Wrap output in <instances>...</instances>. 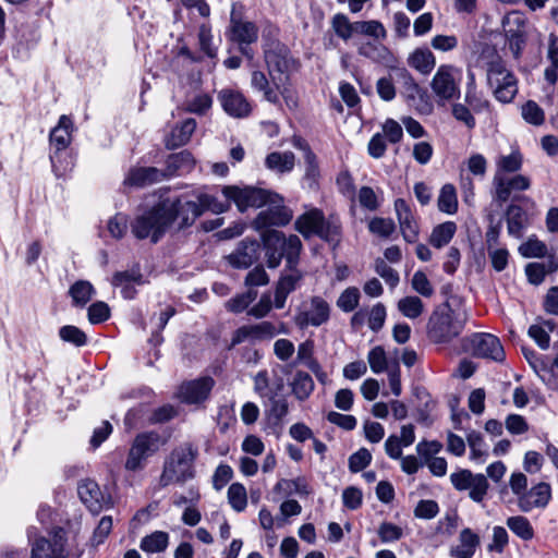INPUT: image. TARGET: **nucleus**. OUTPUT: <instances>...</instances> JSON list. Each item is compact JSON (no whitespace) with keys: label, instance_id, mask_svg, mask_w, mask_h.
Returning a JSON list of instances; mask_svg holds the SVG:
<instances>
[{"label":"nucleus","instance_id":"63","mask_svg":"<svg viewBox=\"0 0 558 558\" xmlns=\"http://www.w3.org/2000/svg\"><path fill=\"white\" fill-rule=\"evenodd\" d=\"M383 135L384 138L391 144H398L403 137V130L400 123L389 118L383 123Z\"/></svg>","mask_w":558,"mask_h":558},{"label":"nucleus","instance_id":"7","mask_svg":"<svg viewBox=\"0 0 558 558\" xmlns=\"http://www.w3.org/2000/svg\"><path fill=\"white\" fill-rule=\"evenodd\" d=\"M166 214L162 202L157 203L133 219L130 223L132 234L137 240L149 239L150 243H158L170 228Z\"/></svg>","mask_w":558,"mask_h":558},{"label":"nucleus","instance_id":"20","mask_svg":"<svg viewBox=\"0 0 558 558\" xmlns=\"http://www.w3.org/2000/svg\"><path fill=\"white\" fill-rule=\"evenodd\" d=\"M77 494L82 502L94 514L99 513L110 505V497L106 496L99 485L93 480H83L78 483Z\"/></svg>","mask_w":558,"mask_h":558},{"label":"nucleus","instance_id":"33","mask_svg":"<svg viewBox=\"0 0 558 558\" xmlns=\"http://www.w3.org/2000/svg\"><path fill=\"white\" fill-rule=\"evenodd\" d=\"M95 293L93 284L87 280H77L69 289L72 305L75 307H84Z\"/></svg>","mask_w":558,"mask_h":558},{"label":"nucleus","instance_id":"61","mask_svg":"<svg viewBox=\"0 0 558 558\" xmlns=\"http://www.w3.org/2000/svg\"><path fill=\"white\" fill-rule=\"evenodd\" d=\"M375 271L391 288H395L398 286V283L400 281L398 272L393 268H391L384 259L378 258L375 262Z\"/></svg>","mask_w":558,"mask_h":558},{"label":"nucleus","instance_id":"39","mask_svg":"<svg viewBox=\"0 0 558 558\" xmlns=\"http://www.w3.org/2000/svg\"><path fill=\"white\" fill-rule=\"evenodd\" d=\"M169 544V534L163 531H155L141 541V549L148 554L162 553Z\"/></svg>","mask_w":558,"mask_h":558},{"label":"nucleus","instance_id":"64","mask_svg":"<svg viewBox=\"0 0 558 558\" xmlns=\"http://www.w3.org/2000/svg\"><path fill=\"white\" fill-rule=\"evenodd\" d=\"M520 253L524 257H543L547 254V246L537 239H529L520 246Z\"/></svg>","mask_w":558,"mask_h":558},{"label":"nucleus","instance_id":"62","mask_svg":"<svg viewBox=\"0 0 558 558\" xmlns=\"http://www.w3.org/2000/svg\"><path fill=\"white\" fill-rule=\"evenodd\" d=\"M386 315V307L384 306V304H375L369 311L367 317V324L369 329L374 332H378L384 327Z\"/></svg>","mask_w":558,"mask_h":558},{"label":"nucleus","instance_id":"18","mask_svg":"<svg viewBox=\"0 0 558 558\" xmlns=\"http://www.w3.org/2000/svg\"><path fill=\"white\" fill-rule=\"evenodd\" d=\"M73 131V121L70 117L63 114L60 117L58 124L51 130L49 140L51 146L56 149L54 154L50 155V160L54 173L61 177L63 172L57 166L58 153L64 150L71 143Z\"/></svg>","mask_w":558,"mask_h":558},{"label":"nucleus","instance_id":"32","mask_svg":"<svg viewBox=\"0 0 558 558\" xmlns=\"http://www.w3.org/2000/svg\"><path fill=\"white\" fill-rule=\"evenodd\" d=\"M295 156L292 151H274L267 155L265 165L269 170L284 173L290 172L294 167Z\"/></svg>","mask_w":558,"mask_h":558},{"label":"nucleus","instance_id":"42","mask_svg":"<svg viewBox=\"0 0 558 558\" xmlns=\"http://www.w3.org/2000/svg\"><path fill=\"white\" fill-rule=\"evenodd\" d=\"M330 25L335 34L344 41L350 40L355 34V22H351L343 13L335 14Z\"/></svg>","mask_w":558,"mask_h":558},{"label":"nucleus","instance_id":"16","mask_svg":"<svg viewBox=\"0 0 558 558\" xmlns=\"http://www.w3.org/2000/svg\"><path fill=\"white\" fill-rule=\"evenodd\" d=\"M217 99L223 111L232 118L244 119L252 112L251 102L240 90L222 88L218 92Z\"/></svg>","mask_w":558,"mask_h":558},{"label":"nucleus","instance_id":"44","mask_svg":"<svg viewBox=\"0 0 558 558\" xmlns=\"http://www.w3.org/2000/svg\"><path fill=\"white\" fill-rule=\"evenodd\" d=\"M397 307L403 316L410 319L420 317L424 312V304L422 300L415 295H409L400 299Z\"/></svg>","mask_w":558,"mask_h":558},{"label":"nucleus","instance_id":"35","mask_svg":"<svg viewBox=\"0 0 558 558\" xmlns=\"http://www.w3.org/2000/svg\"><path fill=\"white\" fill-rule=\"evenodd\" d=\"M194 166V158L187 150L172 154L167 159V178L177 172L190 171Z\"/></svg>","mask_w":558,"mask_h":558},{"label":"nucleus","instance_id":"21","mask_svg":"<svg viewBox=\"0 0 558 558\" xmlns=\"http://www.w3.org/2000/svg\"><path fill=\"white\" fill-rule=\"evenodd\" d=\"M395 210L404 241L415 243L418 239L420 226L410 205L403 198H397L395 201Z\"/></svg>","mask_w":558,"mask_h":558},{"label":"nucleus","instance_id":"40","mask_svg":"<svg viewBox=\"0 0 558 558\" xmlns=\"http://www.w3.org/2000/svg\"><path fill=\"white\" fill-rule=\"evenodd\" d=\"M408 62L422 74H428L436 63L434 54L428 49H416L409 57Z\"/></svg>","mask_w":558,"mask_h":558},{"label":"nucleus","instance_id":"57","mask_svg":"<svg viewBox=\"0 0 558 558\" xmlns=\"http://www.w3.org/2000/svg\"><path fill=\"white\" fill-rule=\"evenodd\" d=\"M367 361L373 373L379 374L387 368V356L383 347L373 348L367 355Z\"/></svg>","mask_w":558,"mask_h":558},{"label":"nucleus","instance_id":"23","mask_svg":"<svg viewBox=\"0 0 558 558\" xmlns=\"http://www.w3.org/2000/svg\"><path fill=\"white\" fill-rule=\"evenodd\" d=\"M214 385L215 380L209 376L184 383L179 390L180 398L189 404L199 403L208 398Z\"/></svg>","mask_w":558,"mask_h":558},{"label":"nucleus","instance_id":"54","mask_svg":"<svg viewBox=\"0 0 558 558\" xmlns=\"http://www.w3.org/2000/svg\"><path fill=\"white\" fill-rule=\"evenodd\" d=\"M107 229L110 235L117 240L122 239L129 229V219L124 214H116L108 220Z\"/></svg>","mask_w":558,"mask_h":558},{"label":"nucleus","instance_id":"60","mask_svg":"<svg viewBox=\"0 0 558 558\" xmlns=\"http://www.w3.org/2000/svg\"><path fill=\"white\" fill-rule=\"evenodd\" d=\"M372 461V454L366 448H361L349 458V470L357 473L364 470Z\"/></svg>","mask_w":558,"mask_h":558},{"label":"nucleus","instance_id":"29","mask_svg":"<svg viewBox=\"0 0 558 558\" xmlns=\"http://www.w3.org/2000/svg\"><path fill=\"white\" fill-rule=\"evenodd\" d=\"M196 129V121L193 118H189L181 122L179 125L173 128L169 137L167 138L166 145L168 148H177L189 143L192 134Z\"/></svg>","mask_w":558,"mask_h":558},{"label":"nucleus","instance_id":"25","mask_svg":"<svg viewBox=\"0 0 558 558\" xmlns=\"http://www.w3.org/2000/svg\"><path fill=\"white\" fill-rule=\"evenodd\" d=\"M258 242L243 240L227 259L234 268H248L258 259Z\"/></svg>","mask_w":558,"mask_h":558},{"label":"nucleus","instance_id":"6","mask_svg":"<svg viewBox=\"0 0 558 558\" xmlns=\"http://www.w3.org/2000/svg\"><path fill=\"white\" fill-rule=\"evenodd\" d=\"M295 230L305 239L313 235L327 242H339L341 236V223L338 218H325L324 213L318 208H313L301 216L294 222Z\"/></svg>","mask_w":558,"mask_h":558},{"label":"nucleus","instance_id":"41","mask_svg":"<svg viewBox=\"0 0 558 558\" xmlns=\"http://www.w3.org/2000/svg\"><path fill=\"white\" fill-rule=\"evenodd\" d=\"M506 524L522 541H531L534 537V529L530 520L523 515L509 517Z\"/></svg>","mask_w":558,"mask_h":558},{"label":"nucleus","instance_id":"46","mask_svg":"<svg viewBox=\"0 0 558 558\" xmlns=\"http://www.w3.org/2000/svg\"><path fill=\"white\" fill-rule=\"evenodd\" d=\"M522 167V155L519 151H513L507 156H500L496 161V172L494 175H505L506 173H513Z\"/></svg>","mask_w":558,"mask_h":558},{"label":"nucleus","instance_id":"12","mask_svg":"<svg viewBox=\"0 0 558 558\" xmlns=\"http://www.w3.org/2000/svg\"><path fill=\"white\" fill-rule=\"evenodd\" d=\"M160 446V436L156 432L138 434L130 450L125 461V469L136 471L143 468L144 461L158 451Z\"/></svg>","mask_w":558,"mask_h":558},{"label":"nucleus","instance_id":"3","mask_svg":"<svg viewBox=\"0 0 558 558\" xmlns=\"http://www.w3.org/2000/svg\"><path fill=\"white\" fill-rule=\"evenodd\" d=\"M161 202L166 215L169 216L170 227L177 223L178 230L193 226L205 210L222 213L228 208V205L218 202L214 196L206 193L195 195L194 199L180 196L173 201L166 199Z\"/></svg>","mask_w":558,"mask_h":558},{"label":"nucleus","instance_id":"17","mask_svg":"<svg viewBox=\"0 0 558 558\" xmlns=\"http://www.w3.org/2000/svg\"><path fill=\"white\" fill-rule=\"evenodd\" d=\"M473 355L489 359L495 362H502L506 353L500 340L492 333H474L471 338Z\"/></svg>","mask_w":558,"mask_h":558},{"label":"nucleus","instance_id":"4","mask_svg":"<svg viewBox=\"0 0 558 558\" xmlns=\"http://www.w3.org/2000/svg\"><path fill=\"white\" fill-rule=\"evenodd\" d=\"M277 35V28H270L263 34V56L271 82L278 87V82H283V77L288 80L298 70L299 62Z\"/></svg>","mask_w":558,"mask_h":558},{"label":"nucleus","instance_id":"22","mask_svg":"<svg viewBox=\"0 0 558 558\" xmlns=\"http://www.w3.org/2000/svg\"><path fill=\"white\" fill-rule=\"evenodd\" d=\"M493 185L495 187L494 199L498 203H505L509 199L512 191H525L531 186L527 177L517 174L510 179L505 175H494Z\"/></svg>","mask_w":558,"mask_h":558},{"label":"nucleus","instance_id":"58","mask_svg":"<svg viewBox=\"0 0 558 558\" xmlns=\"http://www.w3.org/2000/svg\"><path fill=\"white\" fill-rule=\"evenodd\" d=\"M412 288L415 292L424 298H430L434 294V288L425 272L417 270L411 280Z\"/></svg>","mask_w":558,"mask_h":558},{"label":"nucleus","instance_id":"37","mask_svg":"<svg viewBox=\"0 0 558 558\" xmlns=\"http://www.w3.org/2000/svg\"><path fill=\"white\" fill-rule=\"evenodd\" d=\"M506 38L526 35V21L520 12H510L502 20Z\"/></svg>","mask_w":558,"mask_h":558},{"label":"nucleus","instance_id":"56","mask_svg":"<svg viewBox=\"0 0 558 558\" xmlns=\"http://www.w3.org/2000/svg\"><path fill=\"white\" fill-rule=\"evenodd\" d=\"M398 78L402 83L403 94L408 99H415L421 92L418 84L414 81L413 76L407 69L397 70Z\"/></svg>","mask_w":558,"mask_h":558},{"label":"nucleus","instance_id":"43","mask_svg":"<svg viewBox=\"0 0 558 558\" xmlns=\"http://www.w3.org/2000/svg\"><path fill=\"white\" fill-rule=\"evenodd\" d=\"M314 390V381L310 374L296 372L292 381V392L296 399L303 401L310 397Z\"/></svg>","mask_w":558,"mask_h":558},{"label":"nucleus","instance_id":"59","mask_svg":"<svg viewBox=\"0 0 558 558\" xmlns=\"http://www.w3.org/2000/svg\"><path fill=\"white\" fill-rule=\"evenodd\" d=\"M377 533L381 543H393L401 539L403 536L402 529L390 522H383Z\"/></svg>","mask_w":558,"mask_h":558},{"label":"nucleus","instance_id":"14","mask_svg":"<svg viewBox=\"0 0 558 558\" xmlns=\"http://www.w3.org/2000/svg\"><path fill=\"white\" fill-rule=\"evenodd\" d=\"M268 209L260 211L254 219L253 225L256 230H264L262 236L270 231L271 226L283 227L292 219V211L283 205V197L280 202H268Z\"/></svg>","mask_w":558,"mask_h":558},{"label":"nucleus","instance_id":"11","mask_svg":"<svg viewBox=\"0 0 558 558\" xmlns=\"http://www.w3.org/2000/svg\"><path fill=\"white\" fill-rule=\"evenodd\" d=\"M330 315V304L324 298L314 295L299 307L293 320L300 329H306L307 327H319L327 324Z\"/></svg>","mask_w":558,"mask_h":558},{"label":"nucleus","instance_id":"34","mask_svg":"<svg viewBox=\"0 0 558 558\" xmlns=\"http://www.w3.org/2000/svg\"><path fill=\"white\" fill-rule=\"evenodd\" d=\"M439 211L447 215H454L458 211V196L453 184L447 183L441 186L437 198Z\"/></svg>","mask_w":558,"mask_h":558},{"label":"nucleus","instance_id":"38","mask_svg":"<svg viewBox=\"0 0 558 558\" xmlns=\"http://www.w3.org/2000/svg\"><path fill=\"white\" fill-rule=\"evenodd\" d=\"M274 492L277 494H298L301 496H307L311 494L310 486L304 477H296L294 480H280L274 487Z\"/></svg>","mask_w":558,"mask_h":558},{"label":"nucleus","instance_id":"52","mask_svg":"<svg viewBox=\"0 0 558 558\" xmlns=\"http://www.w3.org/2000/svg\"><path fill=\"white\" fill-rule=\"evenodd\" d=\"M257 291L248 290L245 293L236 294L226 303V308L231 313H242L256 299Z\"/></svg>","mask_w":558,"mask_h":558},{"label":"nucleus","instance_id":"50","mask_svg":"<svg viewBox=\"0 0 558 558\" xmlns=\"http://www.w3.org/2000/svg\"><path fill=\"white\" fill-rule=\"evenodd\" d=\"M355 34L366 35L375 39H385L387 36L384 25L375 20L355 22Z\"/></svg>","mask_w":558,"mask_h":558},{"label":"nucleus","instance_id":"55","mask_svg":"<svg viewBox=\"0 0 558 558\" xmlns=\"http://www.w3.org/2000/svg\"><path fill=\"white\" fill-rule=\"evenodd\" d=\"M372 233L380 238H389L396 230V225L390 218L375 217L368 223Z\"/></svg>","mask_w":558,"mask_h":558},{"label":"nucleus","instance_id":"10","mask_svg":"<svg viewBox=\"0 0 558 558\" xmlns=\"http://www.w3.org/2000/svg\"><path fill=\"white\" fill-rule=\"evenodd\" d=\"M289 329L283 322L272 323L263 320L254 325H244L238 328L231 338L229 349L250 340V341H265L271 340L278 335H288Z\"/></svg>","mask_w":558,"mask_h":558},{"label":"nucleus","instance_id":"9","mask_svg":"<svg viewBox=\"0 0 558 558\" xmlns=\"http://www.w3.org/2000/svg\"><path fill=\"white\" fill-rule=\"evenodd\" d=\"M222 194L228 201L234 202L240 211H245L250 207L259 208L268 202H280L281 195L254 186L239 187L228 185L222 189Z\"/></svg>","mask_w":558,"mask_h":558},{"label":"nucleus","instance_id":"31","mask_svg":"<svg viewBox=\"0 0 558 558\" xmlns=\"http://www.w3.org/2000/svg\"><path fill=\"white\" fill-rule=\"evenodd\" d=\"M282 389V378H278L274 385H270L267 371H260L254 377V390L262 398L274 399V396H278Z\"/></svg>","mask_w":558,"mask_h":558},{"label":"nucleus","instance_id":"49","mask_svg":"<svg viewBox=\"0 0 558 558\" xmlns=\"http://www.w3.org/2000/svg\"><path fill=\"white\" fill-rule=\"evenodd\" d=\"M228 501L234 511H244L247 505V494L244 485L241 483L231 484L228 488Z\"/></svg>","mask_w":558,"mask_h":558},{"label":"nucleus","instance_id":"1","mask_svg":"<svg viewBox=\"0 0 558 558\" xmlns=\"http://www.w3.org/2000/svg\"><path fill=\"white\" fill-rule=\"evenodd\" d=\"M264 245L269 268L278 267L282 258L287 263L275 290L274 306L280 310L284 307L289 294L300 287L304 277L303 272L296 268L302 242L295 234L287 238L278 230H270L264 235Z\"/></svg>","mask_w":558,"mask_h":558},{"label":"nucleus","instance_id":"30","mask_svg":"<svg viewBox=\"0 0 558 558\" xmlns=\"http://www.w3.org/2000/svg\"><path fill=\"white\" fill-rule=\"evenodd\" d=\"M526 213L519 205H509L506 210L507 231L514 238H521L526 226Z\"/></svg>","mask_w":558,"mask_h":558},{"label":"nucleus","instance_id":"24","mask_svg":"<svg viewBox=\"0 0 558 558\" xmlns=\"http://www.w3.org/2000/svg\"><path fill=\"white\" fill-rule=\"evenodd\" d=\"M63 530L59 529L51 539L38 538L32 547L31 558H64Z\"/></svg>","mask_w":558,"mask_h":558},{"label":"nucleus","instance_id":"27","mask_svg":"<svg viewBox=\"0 0 558 558\" xmlns=\"http://www.w3.org/2000/svg\"><path fill=\"white\" fill-rule=\"evenodd\" d=\"M480 544V536L471 529L465 527L460 532L459 545L450 549V556L453 558H472Z\"/></svg>","mask_w":558,"mask_h":558},{"label":"nucleus","instance_id":"45","mask_svg":"<svg viewBox=\"0 0 558 558\" xmlns=\"http://www.w3.org/2000/svg\"><path fill=\"white\" fill-rule=\"evenodd\" d=\"M466 440H468V445L471 450V453H470L471 460H474L480 463L485 462V460L488 456V452H487V446H486L481 433L472 430L471 433L468 434Z\"/></svg>","mask_w":558,"mask_h":558},{"label":"nucleus","instance_id":"47","mask_svg":"<svg viewBox=\"0 0 558 558\" xmlns=\"http://www.w3.org/2000/svg\"><path fill=\"white\" fill-rule=\"evenodd\" d=\"M211 107L213 97L207 93L196 94L185 102V110L197 116H205Z\"/></svg>","mask_w":558,"mask_h":558},{"label":"nucleus","instance_id":"15","mask_svg":"<svg viewBox=\"0 0 558 558\" xmlns=\"http://www.w3.org/2000/svg\"><path fill=\"white\" fill-rule=\"evenodd\" d=\"M242 5L233 3L230 13V39L239 45H251L258 38L255 23L242 20Z\"/></svg>","mask_w":558,"mask_h":558},{"label":"nucleus","instance_id":"5","mask_svg":"<svg viewBox=\"0 0 558 558\" xmlns=\"http://www.w3.org/2000/svg\"><path fill=\"white\" fill-rule=\"evenodd\" d=\"M198 450L191 442L175 447L163 463L162 473L159 478L161 487L172 483H185L195 476L194 462Z\"/></svg>","mask_w":558,"mask_h":558},{"label":"nucleus","instance_id":"26","mask_svg":"<svg viewBox=\"0 0 558 558\" xmlns=\"http://www.w3.org/2000/svg\"><path fill=\"white\" fill-rule=\"evenodd\" d=\"M167 179L165 171L155 167H140L131 169L124 180V184L144 187Z\"/></svg>","mask_w":558,"mask_h":558},{"label":"nucleus","instance_id":"36","mask_svg":"<svg viewBox=\"0 0 558 558\" xmlns=\"http://www.w3.org/2000/svg\"><path fill=\"white\" fill-rule=\"evenodd\" d=\"M457 231V225L453 221H446L436 226L429 236V243L436 248L447 245Z\"/></svg>","mask_w":558,"mask_h":558},{"label":"nucleus","instance_id":"19","mask_svg":"<svg viewBox=\"0 0 558 558\" xmlns=\"http://www.w3.org/2000/svg\"><path fill=\"white\" fill-rule=\"evenodd\" d=\"M551 500V486L539 482L527 489L519 500L517 507L521 512L529 513L534 509H545Z\"/></svg>","mask_w":558,"mask_h":558},{"label":"nucleus","instance_id":"48","mask_svg":"<svg viewBox=\"0 0 558 558\" xmlns=\"http://www.w3.org/2000/svg\"><path fill=\"white\" fill-rule=\"evenodd\" d=\"M268 400L270 402L268 421L274 426H281L283 418L289 412L288 401L284 398H277V396Z\"/></svg>","mask_w":558,"mask_h":558},{"label":"nucleus","instance_id":"8","mask_svg":"<svg viewBox=\"0 0 558 558\" xmlns=\"http://www.w3.org/2000/svg\"><path fill=\"white\" fill-rule=\"evenodd\" d=\"M487 84L494 97L502 102H511L518 93V80L498 57L487 63Z\"/></svg>","mask_w":558,"mask_h":558},{"label":"nucleus","instance_id":"53","mask_svg":"<svg viewBox=\"0 0 558 558\" xmlns=\"http://www.w3.org/2000/svg\"><path fill=\"white\" fill-rule=\"evenodd\" d=\"M59 337L64 342L74 344L75 347H83L87 343L86 333L76 326L65 325L59 329Z\"/></svg>","mask_w":558,"mask_h":558},{"label":"nucleus","instance_id":"2","mask_svg":"<svg viewBox=\"0 0 558 558\" xmlns=\"http://www.w3.org/2000/svg\"><path fill=\"white\" fill-rule=\"evenodd\" d=\"M469 311L458 296H451L438 305L427 323V337L434 343H448L464 329Z\"/></svg>","mask_w":558,"mask_h":558},{"label":"nucleus","instance_id":"28","mask_svg":"<svg viewBox=\"0 0 558 558\" xmlns=\"http://www.w3.org/2000/svg\"><path fill=\"white\" fill-rule=\"evenodd\" d=\"M282 82H278V87L275 86L266 74L259 70H255L251 75V86L254 90L263 93L264 99L271 102H279V95L277 90Z\"/></svg>","mask_w":558,"mask_h":558},{"label":"nucleus","instance_id":"51","mask_svg":"<svg viewBox=\"0 0 558 558\" xmlns=\"http://www.w3.org/2000/svg\"><path fill=\"white\" fill-rule=\"evenodd\" d=\"M360 298V290L356 287H349L339 295L337 306L342 312L350 313L357 307Z\"/></svg>","mask_w":558,"mask_h":558},{"label":"nucleus","instance_id":"13","mask_svg":"<svg viewBox=\"0 0 558 558\" xmlns=\"http://www.w3.org/2000/svg\"><path fill=\"white\" fill-rule=\"evenodd\" d=\"M460 71L450 64L440 65L430 83L434 94L440 100H451L460 96L458 75Z\"/></svg>","mask_w":558,"mask_h":558}]
</instances>
